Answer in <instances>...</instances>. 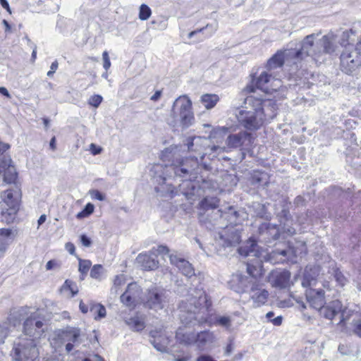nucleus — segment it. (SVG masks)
I'll list each match as a JSON object with an SVG mask.
<instances>
[{
    "label": "nucleus",
    "mask_w": 361,
    "mask_h": 361,
    "mask_svg": "<svg viewBox=\"0 0 361 361\" xmlns=\"http://www.w3.org/2000/svg\"><path fill=\"white\" fill-rule=\"evenodd\" d=\"M200 101L209 110L216 106L219 101V97L216 94H204L200 97Z\"/></svg>",
    "instance_id": "473e14b6"
},
{
    "label": "nucleus",
    "mask_w": 361,
    "mask_h": 361,
    "mask_svg": "<svg viewBox=\"0 0 361 361\" xmlns=\"http://www.w3.org/2000/svg\"><path fill=\"white\" fill-rule=\"evenodd\" d=\"M190 292L188 298L180 304V319L185 326L179 327L176 334L177 341L186 345L195 343V333L188 326L195 324L196 322L202 323L206 321L200 313L207 311L212 305V302L203 290H191Z\"/></svg>",
    "instance_id": "f03ea898"
},
{
    "label": "nucleus",
    "mask_w": 361,
    "mask_h": 361,
    "mask_svg": "<svg viewBox=\"0 0 361 361\" xmlns=\"http://www.w3.org/2000/svg\"><path fill=\"white\" fill-rule=\"evenodd\" d=\"M228 128L227 127H217L213 129V130L211 132L209 137L216 138L218 137H224L228 133Z\"/></svg>",
    "instance_id": "37998d69"
},
{
    "label": "nucleus",
    "mask_w": 361,
    "mask_h": 361,
    "mask_svg": "<svg viewBox=\"0 0 361 361\" xmlns=\"http://www.w3.org/2000/svg\"><path fill=\"white\" fill-rule=\"evenodd\" d=\"M283 317L278 316L274 319H272L270 322L275 326H280L282 324Z\"/></svg>",
    "instance_id": "680f3d73"
},
{
    "label": "nucleus",
    "mask_w": 361,
    "mask_h": 361,
    "mask_svg": "<svg viewBox=\"0 0 361 361\" xmlns=\"http://www.w3.org/2000/svg\"><path fill=\"white\" fill-rule=\"evenodd\" d=\"M59 336L65 341L78 343L80 336V330L75 327H68L62 331Z\"/></svg>",
    "instance_id": "2f4dec72"
},
{
    "label": "nucleus",
    "mask_w": 361,
    "mask_h": 361,
    "mask_svg": "<svg viewBox=\"0 0 361 361\" xmlns=\"http://www.w3.org/2000/svg\"><path fill=\"white\" fill-rule=\"evenodd\" d=\"M169 259L171 263L175 265L186 277L190 278L195 275L194 269L188 261L173 254L169 255Z\"/></svg>",
    "instance_id": "a878e982"
},
{
    "label": "nucleus",
    "mask_w": 361,
    "mask_h": 361,
    "mask_svg": "<svg viewBox=\"0 0 361 361\" xmlns=\"http://www.w3.org/2000/svg\"><path fill=\"white\" fill-rule=\"evenodd\" d=\"M152 14L150 8L146 4H142L139 11V18L142 20H147Z\"/></svg>",
    "instance_id": "79ce46f5"
},
{
    "label": "nucleus",
    "mask_w": 361,
    "mask_h": 361,
    "mask_svg": "<svg viewBox=\"0 0 361 361\" xmlns=\"http://www.w3.org/2000/svg\"><path fill=\"white\" fill-rule=\"evenodd\" d=\"M216 341L214 334L210 331H203L198 334H195V343L197 347L200 350H204L210 346Z\"/></svg>",
    "instance_id": "393cba45"
},
{
    "label": "nucleus",
    "mask_w": 361,
    "mask_h": 361,
    "mask_svg": "<svg viewBox=\"0 0 361 361\" xmlns=\"http://www.w3.org/2000/svg\"><path fill=\"white\" fill-rule=\"evenodd\" d=\"M253 82L257 89L267 94H271L282 87L280 80L273 78L265 71L262 72Z\"/></svg>",
    "instance_id": "ddd939ff"
},
{
    "label": "nucleus",
    "mask_w": 361,
    "mask_h": 361,
    "mask_svg": "<svg viewBox=\"0 0 361 361\" xmlns=\"http://www.w3.org/2000/svg\"><path fill=\"white\" fill-rule=\"evenodd\" d=\"M219 200L217 197H207L200 202V207L203 209H215L219 205Z\"/></svg>",
    "instance_id": "c9c22d12"
},
{
    "label": "nucleus",
    "mask_w": 361,
    "mask_h": 361,
    "mask_svg": "<svg viewBox=\"0 0 361 361\" xmlns=\"http://www.w3.org/2000/svg\"><path fill=\"white\" fill-rule=\"evenodd\" d=\"M151 336L152 338L150 342L154 348L159 352H166L170 342L169 337L164 333L157 331H152Z\"/></svg>",
    "instance_id": "bb28decb"
},
{
    "label": "nucleus",
    "mask_w": 361,
    "mask_h": 361,
    "mask_svg": "<svg viewBox=\"0 0 361 361\" xmlns=\"http://www.w3.org/2000/svg\"><path fill=\"white\" fill-rule=\"evenodd\" d=\"M268 281L272 287L279 289H288L293 285L290 281V273L286 270H274L268 276Z\"/></svg>",
    "instance_id": "4468645a"
},
{
    "label": "nucleus",
    "mask_w": 361,
    "mask_h": 361,
    "mask_svg": "<svg viewBox=\"0 0 361 361\" xmlns=\"http://www.w3.org/2000/svg\"><path fill=\"white\" fill-rule=\"evenodd\" d=\"M324 293L322 290L307 289L305 295L310 306L320 311L324 305Z\"/></svg>",
    "instance_id": "4be33fe9"
},
{
    "label": "nucleus",
    "mask_w": 361,
    "mask_h": 361,
    "mask_svg": "<svg viewBox=\"0 0 361 361\" xmlns=\"http://www.w3.org/2000/svg\"><path fill=\"white\" fill-rule=\"evenodd\" d=\"M197 361H216L211 356L207 355H202L198 357Z\"/></svg>",
    "instance_id": "052dcab7"
},
{
    "label": "nucleus",
    "mask_w": 361,
    "mask_h": 361,
    "mask_svg": "<svg viewBox=\"0 0 361 361\" xmlns=\"http://www.w3.org/2000/svg\"><path fill=\"white\" fill-rule=\"evenodd\" d=\"M269 295V292L261 286L259 281L256 284H253L250 290V298L255 308L265 305Z\"/></svg>",
    "instance_id": "6ab92c4d"
},
{
    "label": "nucleus",
    "mask_w": 361,
    "mask_h": 361,
    "mask_svg": "<svg viewBox=\"0 0 361 361\" xmlns=\"http://www.w3.org/2000/svg\"><path fill=\"white\" fill-rule=\"evenodd\" d=\"M102 102V97L99 94L93 95L89 99V104L94 107H98Z\"/></svg>",
    "instance_id": "de8ad7c7"
},
{
    "label": "nucleus",
    "mask_w": 361,
    "mask_h": 361,
    "mask_svg": "<svg viewBox=\"0 0 361 361\" xmlns=\"http://www.w3.org/2000/svg\"><path fill=\"white\" fill-rule=\"evenodd\" d=\"M89 195H90L91 198L93 200L103 201L105 199L104 195L97 190H90L89 191Z\"/></svg>",
    "instance_id": "a18cd8bd"
},
{
    "label": "nucleus",
    "mask_w": 361,
    "mask_h": 361,
    "mask_svg": "<svg viewBox=\"0 0 361 361\" xmlns=\"http://www.w3.org/2000/svg\"><path fill=\"white\" fill-rule=\"evenodd\" d=\"M233 350V345L232 343H229L226 345V347L225 348V355H229Z\"/></svg>",
    "instance_id": "0e129e2a"
},
{
    "label": "nucleus",
    "mask_w": 361,
    "mask_h": 361,
    "mask_svg": "<svg viewBox=\"0 0 361 361\" xmlns=\"http://www.w3.org/2000/svg\"><path fill=\"white\" fill-rule=\"evenodd\" d=\"M9 145L8 144L0 142V156L4 154L8 149Z\"/></svg>",
    "instance_id": "e2e57ef3"
},
{
    "label": "nucleus",
    "mask_w": 361,
    "mask_h": 361,
    "mask_svg": "<svg viewBox=\"0 0 361 361\" xmlns=\"http://www.w3.org/2000/svg\"><path fill=\"white\" fill-rule=\"evenodd\" d=\"M161 94H162L161 90H157L154 92V94L150 97V99L153 102H157L161 98Z\"/></svg>",
    "instance_id": "13d9d810"
},
{
    "label": "nucleus",
    "mask_w": 361,
    "mask_h": 361,
    "mask_svg": "<svg viewBox=\"0 0 361 361\" xmlns=\"http://www.w3.org/2000/svg\"><path fill=\"white\" fill-rule=\"evenodd\" d=\"M238 253L244 257H255V262H247V272L248 276L253 279V281H259L258 278L262 274L261 266L262 259L269 261L272 264L283 263L286 260L295 262L294 257L298 255V250L293 247H288L287 249H276L263 256L258 250V245L255 240L250 238L246 243L238 248Z\"/></svg>",
    "instance_id": "20e7f679"
},
{
    "label": "nucleus",
    "mask_w": 361,
    "mask_h": 361,
    "mask_svg": "<svg viewBox=\"0 0 361 361\" xmlns=\"http://www.w3.org/2000/svg\"><path fill=\"white\" fill-rule=\"evenodd\" d=\"M38 341L20 335L13 341L11 356L14 361H35L39 357Z\"/></svg>",
    "instance_id": "0eeeda50"
},
{
    "label": "nucleus",
    "mask_w": 361,
    "mask_h": 361,
    "mask_svg": "<svg viewBox=\"0 0 361 361\" xmlns=\"http://www.w3.org/2000/svg\"><path fill=\"white\" fill-rule=\"evenodd\" d=\"M245 106L236 114V118L243 127L248 130L259 129L266 121L276 115V105L271 99H261L253 96L245 100Z\"/></svg>",
    "instance_id": "7ed1b4c3"
},
{
    "label": "nucleus",
    "mask_w": 361,
    "mask_h": 361,
    "mask_svg": "<svg viewBox=\"0 0 361 361\" xmlns=\"http://www.w3.org/2000/svg\"><path fill=\"white\" fill-rule=\"evenodd\" d=\"M157 252L161 255H166L169 253V249L165 245H159L157 249Z\"/></svg>",
    "instance_id": "6e6d98bb"
},
{
    "label": "nucleus",
    "mask_w": 361,
    "mask_h": 361,
    "mask_svg": "<svg viewBox=\"0 0 361 361\" xmlns=\"http://www.w3.org/2000/svg\"><path fill=\"white\" fill-rule=\"evenodd\" d=\"M8 329L6 325H0V345L4 343L5 339L8 336Z\"/></svg>",
    "instance_id": "49530a36"
},
{
    "label": "nucleus",
    "mask_w": 361,
    "mask_h": 361,
    "mask_svg": "<svg viewBox=\"0 0 361 361\" xmlns=\"http://www.w3.org/2000/svg\"><path fill=\"white\" fill-rule=\"evenodd\" d=\"M57 68H58V62L56 61H55L54 62H53L51 63V67H50V71L47 73V75H48V76L51 75L54 73H55V71H56Z\"/></svg>",
    "instance_id": "4d7b16f0"
},
{
    "label": "nucleus",
    "mask_w": 361,
    "mask_h": 361,
    "mask_svg": "<svg viewBox=\"0 0 361 361\" xmlns=\"http://www.w3.org/2000/svg\"><path fill=\"white\" fill-rule=\"evenodd\" d=\"M102 59H103V67L106 71H107L111 67V65L108 51H104L102 53Z\"/></svg>",
    "instance_id": "8fccbe9b"
},
{
    "label": "nucleus",
    "mask_w": 361,
    "mask_h": 361,
    "mask_svg": "<svg viewBox=\"0 0 361 361\" xmlns=\"http://www.w3.org/2000/svg\"><path fill=\"white\" fill-rule=\"evenodd\" d=\"M1 197L7 208L3 209L1 215V220L6 223L12 222L15 215L18 210L21 194L20 190L15 187L1 192Z\"/></svg>",
    "instance_id": "6e6552de"
},
{
    "label": "nucleus",
    "mask_w": 361,
    "mask_h": 361,
    "mask_svg": "<svg viewBox=\"0 0 361 361\" xmlns=\"http://www.w3.org/2000/svg\"><path fill=\"white\" fill-rule=\"evenodd\" d=\"M0 4H1V6L4 8L6 9V11L8 12H9L10 13H11L10 7H9V4L6 0H0Z\"/></svg>",
    "instance_id": "338daca9"
},
{
    "label": "nucleus",
    "mask_w": 361,
    "mask_h": 361,
    "mask_svg": "<svg viewBox=\"0 0 361 361\" xmlns=\"http://www.w3.org/2000/svg\"><path fill=\"white\" fill-rule=\"evenodd\" d=\"M225 147L219 145H209V140L206 137H195L190 139L187 143L188 152H197L199 157L202 160L208 153L215 152L217 150L224 151Z\"/></svg>",
    "instance_id": "9b49d317"
},
{
    "label": "nucleus",
    "mask_w": 361,
    "mask_h": 361,
    "mask_svg": "<svg viewBox=\"0 0 361 361\" xmlns=\"http://www.w3.org/2000/svg\"><path fill=\"white\" fill-rule=\"evenodd\" d=\"M258 281H253L250 276L243 275L241 273H235L231 276L228 282L231 289L238 293H245L253 284Z\"/></svg>",
    "instance_id": "2eb2a0df"
},
{
    "label": "nucleus",
    "mask_w": 361,
    "mask_h": 361,
    "mask_svg": "<svg viewBox=\"0 0 361 361\" xmlns=\"http://www.w3.org/2000/svg\"><path fill=\"white\" fill-rule=\"evenodd\" d=\"M319 271V269L317 267H306L302 281V286L304 288L314 286L317 283Z\"/></svg>",
    "instance_id": "cd10ccee"
},
{
    "label": "nucleus",
    "mask_w": 361,
    "mask_h": 361,
    "mask_svg": "<svg viewBox=\"0 0 361 361\" xmlns=\"http://www.w3.org/2000/svg\"><path fill=\"white\" fill-rule=\"evenodd\" d=\"M126 283V278L125 275H117L114 280L113 286L111 288V294L118 295L121 290V288Z\"/></svg>",
    "instance_id": "72a5a7b5"
},
{
    "label": "nucleus",
    "mask_w": 361,
    "mask_h": 361,
    "mask_svg": "<svg viewBox=\"0 0 361 361\" xmlns=\"http://www.w3.org/2000/svg\"><path fill=\"white\" fill-rule=\"evenodd\" d=\"M259 229L261 235L264 236V239L267 238L269 240L270 238L276 240L279 236V228L275 225L270 224H262Z\"/></svg>",
    "instance_id": "7c9ffc66"
},
{
    "label": "nucleus",
    "mask_w": 361,
    "mask_h": 361,
    "mask_svg": "<svg viewBox=\"0 0 361 361\" xmlns=\"http://www.w3.org/2000/svg\"><path fill=\"white\" fill-rule=\"evenodd\" d=\"M214 324L221 326L228 331L232 329V319L229 316H217Z\"/></svg>",
    "instance_id": "f704fd0d"
},
{
    "label": "nucleus",
    "mask_w": 361,
    "mask_h": 361,
    "mask_svg": "<svg viewBox=\"0 0 361 361\" xmlns=\"http://www.w3.org/2000/svg\"><path fill=\"white\" fill-rule=\"evenodd\" d=\"M61 290H69L71 292V297H74L78 293V288L74 282L67 279L62 286Z\"/></svg>",
    "instance_id": "ea45409f"
},
{
    "label": "nucleus",
    "mask_w": 361,
    "mask_h": 361,
    "mask_svg": "<svg viewBox=\"0 0 361 361\" xmlns=\"http://www.w3.org/2000/svg\"><path fill=\"white\" fill-rule=\"evenodd\" d=\"M319 44L323 47V52L331 54L335 51V47L326 35L323 36L319 41Z\"/></svg>",
    "instance_id": "58836bf2"
},
{
    "label": "nucleus",
    "mask_w": 361,
    "mask_h": 361,
    "mask_svg": "<svg viewBox=\"0 0 361 361\" xmlns=\"http://www.w3.org/2000/svg\"><path fill=\"white\" fill-rule=\"evenodd\" d=\"M16 236V233L12 229H0V259L4 256L8 247L14 241Z\"/></svg>",
    "instance_id": "b1692460"
},
{
    "label": "nucleus",
    "mask_w": 361,
    "mask_h": 361,
    "mask_svg": "<svg viewBox=\"0 0 361 361\" xmlns=\"http://www.w3.org/2000/svg\"><path fill=\"white\" fill-rule=\"evenodd\" d=\"M90 149L91 151V153L93 154V155H97V154H99L102 151V147H98L96 145L92 143L90 146Z\"/></svg>",
    "instance_id": "864d4df0"
},
{
    "label": "nucleus",
    "mask_w": 361,
    "mask_h": 361,
    "mask_svg": "<svg viewBox=\"0 0 361 361\" xmlns=\"http://www.w3.org/2000/svg\"><path fill=\"white\" fill-rule=\"evenodd\" d=\"M298 54L292 48L279 50L268 60L267 68L269 71L281 68L285 62H289L293 59H295L294 54Z\"/></svg>",
    "instance_id": "dca6fc26"
},
{
    "label": "nucleus",
    "mask_w": 361,
    "mask_h": 361,
    "mask_svg": "<svg viewBox=\"0 0 361 361\" xmlns=\"http://www.w3.org/2000/svg\"><path fill=\"white\" fill-rule=\"evenodd\" d=\"M79 307L82 313H87L88 312V306L83 303L82 301H80Z\"/></svg>",
    "instance_id": "774afa93"
},
{
    "label": "nucleus",
    "mask_w": 361,
    "mask_h": 361,
    "mask_svg": "<svg viewBox=\"0 0 361 361\" xmlns=\"http://www.w3.org/2000/svg\"><path fill=\"white\" fill-rule=\"evenodd\" d=\"M126 325L134 331H140L145 328V318L137 314L125 319Z\"/></svg>",
    "instance_id": "c756f323"
},
{
    "label": "nucleus",
    "mask_w": 361,
    "mask_h": 361,
    "mask_svg": "<svg viewBox=\"0 0 361 361\" xmlns=\"http://www.w3.org/2000/svg\"><path fill=\"white\" fill-rule=\"evenodd\" d=\"M192 103L188 95L179 96L173 102L170 114L166 118V121L173 128L181 126L187 128L195 122V116L192 111Z\"/></svg>",
    "instance_id": "423d86ee"
},
{
    "label": "nucleus",
    "mask_w": 361,
    "mask_h": 361,
    "mask_svg": "<svg viewBox=\"0 0 361 361\" xmlns=\"http://www.w3.org/2000/svg\"><path fill=\"white\" fill-rule=\"evenodd\" d=\"M351 49L352 47L349 46L341 56L342 71L348 74L352 73L361 63V39L356 48L354 50Z\"/></svg>",
    "instance_id": "9d476101"
},
{
    "label": "nucleus",
    "mask_w": 361,
    "mask_h": 361,
    "mask_svg": "<svg viewBox=\"0 0 361 361\" xmlns=\"http://www.w3.org/2000/svg\"><path fill=\"white\" fill-rule=\"evenodd\" d=\"M142 290L135 282L128 285L126 291L121 295V302L126 306L133 308L137 304L142 303Z\"/></svg>",
    "instance_id": "f8f14e48"
},
{
    "label": "nucleus",
    "mask_w": 361,
    "mask_h": 361,
    "mask_svg": "<svg viewBox=\"0 0 361 361\" xmlns=\"http://www.w3.org/2000/svg\"><path fill=\"white\" fill-rule=\"evenodd\" d=\"M105 270L102 265L95 264L92 267L90 271V276L98 281H102L104 278Z\"/></svg>",
    "instance_id": "4c0bfd02"
},
{
    "label": "nucleus",
    "mask_w": 361,
    "mask_h": 361,
    "mask_svg": "<svg viewBox=\"0 0 361 361\" xmlns=\"http://www.w3.org/2000/svg\"><path fill=\"white\" fill-rule=\"evenodd\" d=\"M90 311L95 319H99L106 316V309L100 304H91Z\"/></svg>",
    "instance_id": "e433bc0d"
},
{
    "label": "nucleus",
    "mask_w": 361,
    "mask_h": 361,
    "mask_svg": "<svg viewBox=\"0 0 361 361\" xmlns=\"http://www.w3.org/2000/svg\"><path fill=\"white\" fill-rule=\"evenodd\" d=\"M252 135L246 131H241L236 134L229 135L226 140L228 148H248L252 143Z\"/></svg>",
    "instance_id": "a211bd4d"
},
{
    "label": "nucleus",
    "mask_w": 361,
    "mask_h": 361,
    "mask_svg": "<svg viewBox=\"0 0 361 361\" xmlns=\"http://www.w3.org/2000/svg\"><path fill=\"white\" fill-rule=\"evenodd\" d=\"M11 319L19 323L23 322V335L27 337L37 340L44 332L45 316L42 310L32 311L30 307H21L13 314Z\"/></svg>",
    "instance_id": "39448f33"
},
{
    "label": "nucleus",
    "mask_w": 361,
    "mask_h": 361,
    "mask_svg": "<svg viewBox=\"0 0 361 361\" xmlns=\"http://www.w3.org/2000/svg\"><path fill=\"white\" fill-rule=\"evenodd\" d=\"M61 268V262L58 260H50L47 263V270L54 269L59 270Z\"/></svg>",
    "instance_id": "3c124183"
},
{
    "label": "nucleus",
    "mask_w": 361,
    "mask_h": 361,
    "mask_svg": "<svg viewBox=\"0 0 361 361\" xmlns=\"http://www.w3.org/2000/svg\"><path fill=\"white\" fill-rule=\"evenodd\" d=\"M342 304L339 300H334L326 306H323L320 310V313L325 318L328 319H332L337 314L341 312V322L347 320L348 318L345 317L346 310H342Z\"/></svg>",
    "instance_id": "412c9836"
},
{
    "label": "nucleus",
    "mask_w": 361,
    "mask_h": 361,
    "mask_svg": "<svg viewBox=\"0 0 361 361\" xmlns=\"http://www.w3.org/2000/svg\"><path fill=\"white\" fill-rule=\"evenodd\" d=\"M80 240H81V243L82 244L85 246V247H90L91 245V240L85 235H82L80 236Z\"/></svg>",
    "instance_id": "5fc2aeb1"
},
{
    "label": "nucleus",
    "mask_w": 361,
    "mask_h": 361,
    "mask_svg": "<svg viewBox=\"0 0 361 361\" xmlns=\"http://www.w3.org/2000/svg\"><path fill=\"white\" fill-rule=\"evenodd\" d=\"M94 206L92 203H87L85 209L81 213L78 214V216H87L94 212Z\"/></svg>",
    "instance_id": "09e8293b"
},
{
    "label": "nucleus",
    "mask_w": 361,
    "mask_h": 361,
    "mask_svg": "<svg viewBox=\"0 0 361 361\" xmlns=\"http://www.w3.org/2000/svg\"><path fill=\"white\" fill-rule=\"evenodd\" d=\"M0 173L3 174L4 180L7 183H14L16 180L17 172L10 158H4L1 161Z\"/></svg>",
    "instance_id": "5701e85b"
},
{
    "label": "nucleus",
    "mask_w": 361,
    "mask_h": 361,
    "mask_svg": "<svg viewBox=\"0 0 361 361\" xmlns=\"http://www.w3.org/2000/svg\"><path fill=\"white\" fill-rule=\"evenodd\" d=\"M137 263L145 270H154L159 266V262L146 253L139 254L136 258Z\"/></svg>",
    "instance_id": "c85d7f7f"
},
{
    "label": "nucleus",
    "mask_w": 361,
    "mask_h": 361,
    "mask_svg": "<svg viewBox=\"0 0 361 361\" xmlns=\"http://www.w3.org/2000/svg\"><path fill=\"white\" fill-rule=\"evenodd\" d=\"M315 37L314 34H312L307 35L304 40L302 41L301 49L299 50H295L296 53H299L298 54H294L295 59H302L304 56H311L312 57H316L321 51H316L314 49V39Z\"/></svg>",
    "instance_id": "aec40b11"
},
{
    "label": "nucleus",
    "mask_w": 361,
    "mask_h": 361,
    "mask_svg": "<svg viewBox=\"0 0 361 361\" xmlns=\"http://www.w3.org/2000/svg\"><path fill=\"white\" fill-rule=\"evenodd\" d=\"M332 271H333L332 274L334 275V277L336 281L338 283V284L341 287L344 286L347 282L346 278L336 267H334L332 268Z\"/></svg>",
    "instance_id": "a19ab883"
},
{
    "label": "nucleus",
    "mask_w": 361,
    "mask_h": 361,
    "mask_svg": "<svg viewBox=\"0 0 361 361\" xmlns=\"http://www.w3.org/2000/svg\"><path fill=\"white\" fill-rule=\"evenodd\" d=\"M66 250L71 254H75V246L72 243H67L65 245Z\"/></svg>",
    "instance_id": "bf43d9fd"
},
{
    "label": "nucleus",
    "mask_w": 361,
    "mask_h": 361,
    "mask_svg": "<svg viewBox=\"0 0 361 361\" xmlns=\"http://www.w3.org/2000/svg\"><path fill=\"white\" fill-rule=\"evenodd\" d=\"M83 361H104L102 360V358L97 355H94L92 357H87V358H85L83 360Z\"/></svg>",
    "instance_id": "69168bd1"
},
{
    "label": "nucleus",
    "mask_w": 361,
    "mask_h": 361,
    "mask_svg": "<svg viewBox=\"0 0 361 361\" xmlns=\"http://www.w3.org/2000/svg\"><path fill=\"white\" fill-rule=\"evenodd\" d=\"M92 262L88 259H79V271L81 273L82 276L87 274L90 268L91 267Z\"/></svg>",
    "instance_id": "c03bdc74"
},
{
    "label": "nucleus",
    "mask_w": 361,
    "mask_h": 361,
    "mask_svg": "<svg viewBox=\"0 0 361 361\" xmlns=\"http://www.w3.org/2000/svg\"><path fill=\"white\" fill-rule=\"evenodd\" d=\"M167 292L158 287L148 289L142 298L143 305L156 312L164 309L169 303Z\"/></svg>",
    "instance_id": "1a4fd4ad"
},
{
    "label": "nucleus",
    "mask_w": 361,
    "mask_h": 361,
    "mask_svg": "<svg viewBox=\"0 0 361 361\" xmlns=\"http://www.w3.org/2000/svg\"><path fill=\"white\" fill-rule=\"evenodd\" d=\"M186 150L185 145L171 146L166 148L162 152V159L164 161H171V164L165 165L156 164L152 167V171L154 173V182L161 185V188L156 187L157 192L171 191L169 185L166 188L162 187L168 178L171 177H180L191 179L193 171L198 166L199 161L197 157L186 158L183 159V154Z\"/></svg>",
    "instance_id": "f257e3e1"
},
{
    "label": "nucleus",
    "mask_w": 361,
    "mask_h": 361,
    "mask_svg": "<svg viewBox=\"0 0 361 361\" xmlns=\"http://www.w3.org/2000/svg\"><path fill=\"white\" fill-rule=\"evenodd\" d=\"M358 317L359 318L357 319V320L355 322V323L354 324L355 325L354 331L357 336L361 337V316L359 315Z\"/></svg>",
    "instance_id": "603ef678"
},
{
    "label": "nucleus",
    "mask_w": 361,
    "mask_h": 361,
    "mask_svg": "<svg viewBox=\"0 0 361 361\" xmlns=\"http://www.w3.org/2000/svg\"><path fill=\"white\" fill-rule=\"evenodd\" d=\"M240 240V233L233 226H226L225 229L219 233L218 237L216 238V243L225 247L235 246L239 243Z\"/></svg>",
    "instance_id": "f3484780"
}]
</instances>
